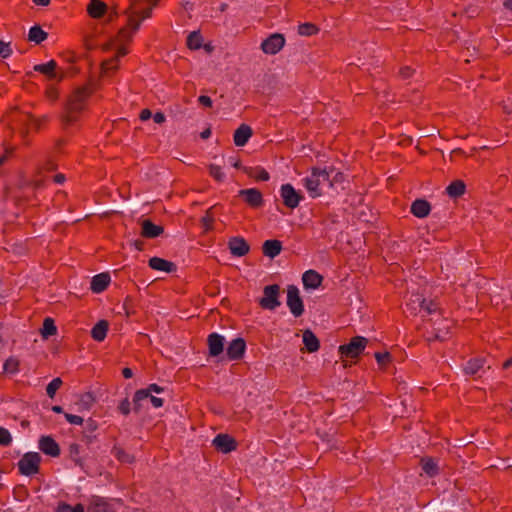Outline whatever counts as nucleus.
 Returning a JSON list of instances; mask_svg holds the SVG:
<instances>
[{"mask_svg": "<svg viewBox=\"0 0 512 512\" xmlns=\"http://www.w3.org/2000/svg\"><path fill=\"white\" fill-rule=\"evenodd\" d=\"M159 0H130L129 6L123 12L124 25L118 35L105 44L104 49L112 51L113 56L102 63V70L108 73L118 66L120 57L127 54L126 44L138 32L144 20L152 15V10L157 6Z\"/></svg>", "mask_w": 512, "mask_h": 512, "instance_id": "nucleus-1", "label": "nucleus"}, {"mask_svg": "<svg viewBox=\"0 0 512 512\" xmlns=\"http://www.w3.org/2000/svg\"><path fill=\"white\" fill-rule=\"evenodd\" d=\"M90 93L88 86L79 87L72 93L63 115V121L66 124H72L77 120V115L84 109Z\"/></svg>", "mask_w": 512, "mask_h": 512, "instance_id": "nucleus-2", "label": "nucleus"}, {"mask_svg": "<svg viewBox=\"0 0 512 512\" xmlns=\"http://www.w3.org/2000/svg\"><path fill=\"white\" fill-rule=\"evenodd\" d=\"M304 186L312 198L321 195V187L331 186L329 173L326 169H313L311 174L304 180Z\"/></svg>", "mask_w": 512, "mask_h": 512, "instance_id": "nucleus-3", "label": "nucleus"}, {"mask_svg": "<svg viewBox=\"0 0 512 512\" xmlns=\"http://www.w3.org/2000/svg\"><path fill=\"white\" fill-rule=\"evenodd\" d=\"M279 297L280 286L277 284L267 285L263 289V296L259 299V305L265 310L273 311L281 305Z\"/></svg>", "mask_w": 512, "mask_h": 512, "instance_id": "nucleus-4", "label": "nucleus"}, {"mask_svg": "<svg viewBox=\"0 0 512 512\" xmlns=\"http://www.w3.org/2000/svg\"><path fill=\"white\" fill-rule=\"evenodd\" d=\"M367 343L365 337H353L348 344L339 346V353L342 358H357L365 350Z\"/></svg>", "mask_w": 512, "mask_h": 512, "instance_id": "nucleus-5", "label": "nucleus"}, {"mask_svg": "<svg viewBox=\"0 0 512 512\" xmlns=\"http://www.w3.org/2000/svg\"><path fill=\"white\" fill-rule=\"evenodd\" d=\"M41 456L37 452H28L18 462V468L22 475L31 476L38 472Z\"/></svg>", "mask_w": 512, "mask_h": 512, "instance_id": "nucleus-6", "label": "nucleus"}, {"mask_svg": "<svg viewBox=\"0 0 512 512\" xmlns=\"http://www.w3.org/2000/svg\"><path fill=\"white\" fill-rule=\"evenodd\" d=\"M87 12L92 18H105L106 22H111L117 14L115 10H109L101 0H91L87 6Z\"/></svg>", "mask_w": 512, "mask_h": 512, "instance_id": "nucleus-7", "label": "nucleus"}, {"mask_svg": "<svg viewBox=\"0 0 512 512\" xmlns=\"http://www.w3.org/2000/svg\"><path fill=\"white\" fill-rule=\"evenodd\" d=\"M287 306L294 317H300L304 312V305L299 289L295 285L287 287Z\"/></svg>", "mask_w": 512, "mask_h": 512, "instance_id": "nucleus-8", "label": "nucleus"}, {"mask_svg": "<svg viewBox=\"0 0 512 512\" xmlns=\"http://www.w3.org/2000/svg\"><path fill=\"white\" fill-rule=\"evenodd\" d=\"M407 307L411 310L412 313H416L418 310H423L428 315L434 314L438 309L436 303L432 301L427 302L420 294H413L410 300L407 302Z\"/></svg>", "mask_w": 512, "mask_h": 512, "instance_id": "nucleus-9", "label": "nucleus"}, {"mask_svg": "<svg viewBox=\"0 0 512 512\" xmlns=\"http://www.w3.org/2000/svg\"><path fill=\"white\" fill-rule=\"evenodd\" d=\"M285 45V37L282 34L274 33L261 43V49L265 54L275 55Z\"/></svg>", "mask_w": 512, "mask_h": 512, "instance_id": "nucleus-10", "label": "nucleus"}, {"mask_svg": "<svg viewBox=\"0 0 512 512\" xmlns=\"http://www.w3.org/2000/svg\"><path fill=\"white\" fill-rule=\"evenodd\" d=\"M280 196L283 200L284 205L290 209L296 208L302 200V196L289 183L283 184L281 186Z\"/></svg>", "mask_w": 512, "mask_h": 512, "instance_id": "nucleus-11", "label": "nucleus"}, {"mask_svg": "<svg viewBox=\"0 0 512 512\" xmlns=\"http://www.w3.org/2000/svg\"><path fill=\"white\" fill-rule=\"evenodd\" d=\"M34 70L45 75L48 80L53 82H60L64 74L57 69V63L54 60H50L47 63L37 64L34 66Z\"/></svg>", "mask_w": 512, "mask_h": 512, "instance_id": "nucleus-12", "label": "nucleus"}, {"mask_svg": "<svg viewBox=\"0 0 512 512\" xmlns=\"http://www.w3.org/2000/svg\"><path fill=\"white\" fill-rule=\"evenodd\" d=\"M436 318H431L433 329L435 331V338L439 340H445L449 334L451 328V321L448 319H441L439 314L436 312L433 314Z\"/></svg>", "mask_w": 512, "mask_h": 512, "instance_id": "nucleus-13", "label": "nucleus"}, {"mask_svg": "<svg viewBox=\"0 0 512 512\" xmlns=\"http://www.w3.org/2000/svg\"><path fill=\"white\" fill-rule=\"evenodd\" d=\"M163 392V388L157 384H150L146 389L137 390L134 394L133 402L135 409H139L142 403L148 400V397L152 393L160 394Z\"/></svg>", "mask_w": 512, "mask_h": 512, "instance_id": "nucleus-14", "label": "nucleus"}, {"mask_svg": "<svg viewBox=\"0 0 512 512\" xmlns=\"http://www.w3.org/2000/svg\"><path fill=\"white\" fill-rule=\"evenodd\" d=\"M213 445L222 453H229L236 449L235 440L227 434H218L213 440Z\"/></svg>", "mask_w": 512, "mask_h": 512, "instance_id": "nucleus-15", "label": "nucleus"}, {"mask_svg": "<svg viewBox=\"0 0 512 512\" xmlns=\"http://www.w3.org/2000/svg\"><path fill=\"white\" fill-rule=\"evenodd\" d=\"M239 195L243 196L245 202L253 208L260 207L263 204V196L261 192L255 188L242 189L239 191Z\"/></svg>", "mask_w": 512, "mask_h": 512, "instance_id": "nucleus-16", "label": "nucleus"}, {"mask_svg": "<svg viewBox=\"0 0 512 512\" xmlns=\"http://www.w3.org/2000/svg\"><path fill=\"white\" fill-rule=\"evenodd\" d=\"M246 344L242 338L233 339L227 349L226 355L230 360L240 359L245 352Z\"/></svg>", "mask_w": 512, "mask_h": 512, "instance_id": "nucleus-17", "label": "nucleus"}, {"mask_svg": "<svg viewBox=\"0 0 512 512\" xmlns=\"http://www.w3.org/2000/svg\"><path fill=\"white\" fill-rule=\"evenodd\" d=\"M230 253L235 257L245 256L249 252V245L242 237H233L228 243Z\"/></svg>", "mask_w": 512, "mask_h": 512, "instance_id": "nucleus-18", "label": "nucleus"}, {"mask_svg": "<svg viewBox=\"0 0 512 512\" xmlns=\"http://www.w3.org/2000/svg\"><path fill=\"white\" fill-rule=\"evenodd\" d=\"M39 449L46 455L56 457L60 454L59 445L50 436H42L39 440Z\"/></svg>", "mask_w": 512, "mask_h": 512, "instance_id": "nucleus-19", "label": "nucleus"}, {"mask_svg": "<svg viewBox=\"0 0 512 512\" xmlns=\"http://www.w3.org/2000/svg\"><path fill=\"white\" fill-rule=\"evenodd\" d=\"M224 340V337L218 333H212L208 336V348L210 356L217 357L223 352Z\"/></svg>", "mask_w": 512, "mask_h": 512, "instance_id": "nucleus-20", "label": "nucleus"}, {"mask_svg": "<svg viewBox=\"0 0 512 512\" xmlns=\"http://www.w3.org/2000/svg\"><path fill=\"white\" fill-rule=\"evenodd\" d=\"M252 136V129L246 124H241L234 132V144L238 147L244 146Z\"/></svg>", "mask_w": 512, "mask_h": 512, "instance_id": "nucleus-21", "label": "nucleus"}, {"mask_svg": "<svg viewBox=\"0 0 512 512\" xmlns=\"http://www.w3.org/2000/svg\"><path fill=\"white\" fill-rule=\"evenodd\" d=\"M322 276L315 270H307L302 276V282L306 289H316L322 283Z\"/></svg>", "mask_w": 512, "mask_h": 512, "instance_id": "nucleus-22", "label": "nucleus"}, {"mask_svg": "<svg viewBox=\"0 0 512 512\" xmlns=\"http://www.w3.org/2000/svg\"><path fill=\"white\" fill-rule=\"evenodd\" d=\"M110 281L111 278L108 273L97 274L91 280V290L94 293H101L108 287Z\"/></svg>", "mask_w": 512, "mask_h": 512, "instance_id": "nucleus-23", "label": "nucleus"}, {"mask_svg": "<svg viewBox=\"0 0 512 512\" xmlns=\"http://www.w3.org/2000/svg\"><path fill=\"white\" fill-rule=\"evenodd\" d=\"M430 204L424 199H417L411 205V213L418 218H424L429 215Z\"/></svg>", "mask_w": 512, "mask_h": 512, "instance_id": "nucleus-24", "label": "nucleus"}, {"mask_svg": "<svg viewBox=\"0 0 512 512\" xmlns=\"http://www.w3.org/2000/svg\"><path fill=\"white\" fill-rule=\"evenodd\" d=\"M263 254L271 259L281 253L282 243L279 240H266L262 246Z\"/></svg>", "mask_w": 512, "mask_h": 512, "instance_id": "nucleus-25", "label": "nucleus"}, {"mask_svg": "<svg viewBox=\"0 0 512 512\" xmlns=\"http://www.w3.org/2000/svg\"><path fill=\"white\" fill-rule=\"evenodd\" d=\"M90 509L93 512H115L113 504L102 497H93L90 502Z\"/></svg>", "mask_w": 512, "mask_h": 512, "instance_id": "nucleus-26", "label": "nucleus"}, {"mask_svg": "<svg viewBox=\"0 0 512 512\" xmlns=\"http://www.w3.org/2000/svg\"><path fill=\"white\" fill-rule=\"evenodd\" d=\"M163 233V228L146 219L142 222L141 235L145 238H156Z\"/></svg>", "mask_w": 512, "mask_h": 512, "instance_id": "nucleus-27", "label": "nucleus"}, {"mask_svg": "<svg viewBox=\"0 0 512 512\" xmlns=\"http://www.w3.org/2000/svg\"><path fill=\"white\" fill-rule=\"evenodd\" d=\"M149 266L153 270L170 273L176 269L175 265L165 259L159 257H152L149 260Z\"/></svg>", "mask_w": 512, "mask_h": 512, "instance_id": "nucleus-28", "label": "nucleus"}, {"mask_svg": "<svg viewBox=\"0 0 512 512\" xmlns=\"http://www.w3.org/2000/svg\"><path fill=\"white\" fill-rule=\"evenodd\" d=\"M107 331L108 322L105 320H100L93 326L91 330V336L95 341L101 342L106 338Z\"/></svg>", "mask_w": 512, "mask_h": 512, "instance_id": "nucleus-29", "label": "nucleus"}, {"mask_svg": "<svg viewBox=\"0 0 512 512\" xmlns=\"http://www.w3.org/2000/svg\"><path fill=\"white\" fill-rule=\"evenodd\" d=\"M303 343L309 352H316L319 349V340L316 335L310 331L305 330L303 333Z\"/></svg>", "mask_w": 512, "mask_h": 512, "instance_id": "nucleus-30", "label": "nucleus"}, {"mask_svg": "<svg viewBox=\"0 0 512 512\" xmlns=\"http://www.w3.org/2000/svg\"><path fill=\"white\" fill-rule=\"evenodd\" d=\"M245 172L257 181H268L270 179L269 173L262 167L245 168Z\"/></svg>", "mask_w": 512, "mask_h": 512, "instance_id": "nucleus-31", "label": "nucleus"}, {"mask_svg": "<svg viewBox=\"0 0 512 512\" xmlns=\"http://www.w3.org/2000/svg\"><path fill=\"white\" fill-rule=\"evenodd\" d=\"M447 194L452 198H457L464 194L465 192V184L460 181H454L446 188Z\"/></svg>", "mask_w": 512, "mask_h": 512, "instance_id": "nucleus-32", "label": "nucleus"}, {"mask_svg": "<svg viewBox=\"0 0 512 512\" xmlns=\"http://www.w3.org/2000/svg\"><path fill=\"white\" fill-rule=\"evenodd\" d=\"M47 37V33L40 26H32L29 30L28 38L37 44L44 41Z\"/></svg>", "mask_w": 512, "mask_h": 512, "instance_id": "nucleus-33", "label": "nucleus"}, {"mask_svg": "<svg viewBox=\"0 0 512 512\" xmlns=\"http://www.w3.org/2000/svg\"><path fill=\"white\" fill-rule=\"evenodd\" d=\"M203 38L199 31H193L187 36V46L189 49L198 50L201 48Z\"/></svg>", "mask_w": 512, "mask_h": 512, "instance_id": "nucleus-34", "label": "nucleus"}, {"mask_svg": "<svg viewBox=\"0 0 512 512\" xmlns=\"http://www.w3.org/2000/svg\"><path fill=\"white\" fill-rule=\"evenodd\" d=\"M422 470L430 477L438 473V465L432 458H424L421 460Z\"/></svg>", "mask_w": 512, "mask_h": 512, "instance_id": "nucleus-35", "label": "nucleus"}, {"mask_svg": "<svg viewBox=\"0 0 512 512\" xmlns=\"http://www.w3.org/2000/svg\"><path fill=\"white\" fill-rule=\"evenodd\" d=\"M19 364V360L16 357L11 356L4 362L3 370L8 374H16L19 372Z\"/></svg>", "mask_w": 512, "mask_h": 512, "instance_id": "nucleus-36", "label": "nucleus"}, {"mask_svg": "<svg viewBox=\"0 0 512 512\" xmlns=\"http://www.w3.org/2000/svg\"><path fill=\"white\" fill-rule=\"evenodd\" d=\"M57 333V327L54 324V321L51 318H46L43 322V327L41 329V334L44 338H48L49 336H53Z\"/></svg>", "mask_w": 512, "mask_h": 512, "instance_id": "nucleus-37", "label": "nucleus"}, {"mask_svg": "<svg viewBox=\"0 0 512 512\" xmlns=\"http://www.w3.org/2000/svg\"><path fill=\"white\" fill-rule=\"evenodd\" d=\"M484 365L483 359H473L467 362L464 371L466 374H476Z\"/></svg>", "mask_w": 512, "mask_h": 512, "instance_id": "nucleus-38", "label": "nucleus"}, {"mask_svg": "<svg viewBox=\"0 0 512 512\" xmlns=\"http://www.w3.org/2000/svg\"><path fill=\"white\" fill-rule=\"evenodd\" d=\"M94 403V397L92 396L91 393H85L83 395H81L77 405H78V409L79 411H83V410H89L92 405Z\"/></svg>", "mask_w": 512, "mask_h": 512, "instance_id": "nucleus-39", "label": "nucleus"}, {"mask_svg": "<svg viewBox=\"0 0 512 512\" xmlns=\"http://www.w3.org/2000/svg\"><path fill=\"white\" fill-rule=\"evenodd\" d=\"M55 512H85L84 506L80 503L71 506L67 503H60Z\"/></svg>", "mask_w": 512, "mask_h": 512, "instance_id": "nucleus-40", "label": "nucleus"}, {"mask_svg": "<svg viewBox=\"0 0 512 512\" xmlns=\"http://www.w3.org/2000/svg\"><path fill=\"white\" fill-rule=\"evenodd\" d=\"M317 31V27L311 23H303L298 27V33L302 36H311L316 34Z\"/></svg>", "mask_w": 512, "mask_h": 512, "instance_id": "nucleus-41", "label": "nucleus"}, {"mask_svg": "<svg viewBox=\"0 0 512 512\" xmlns=\"http://www.w3.org/2000/svg\"><path fill=\"white\" fill-rule=\"evenodd\" d=\"M209 174L217 181L222 182L225 179V173L221 166L211 164L209 166Z\"/></svg>", "mask_w": 512, "mask_h": 512, "instance_id": "nucleus-42", "label": "nucleus"}, {"mask_svg": "<svg viewBox=\"0 0 512 512\" xmlns=\"http://www.w3.org/2000/svg\"><path fill=\"white\" fill-rule=\"evenodd\" d=\"M62 380L57 377L54 378L46 387V393L50 398H53L57 392V390L61 387Z\"/></svg>", "mask_w": 512, "mask_h": 512, "instance_id": "nucleus-43", "label": "nucleus"}, {"mask_svg": "<svg viewBox=\"0 0 512 512\" xmlns=\"http://www.w3.org/2000/svg\"><path fill=\"white\" fill-rule=\"evenodd\" d=\"M114 455L121 462L131 463L134 460L132 455H130L129 453L125 452L121 448H115L114 449Z\"/></svg>", "mask_w": 512, "mask_h": 512, "instance_id": "nucleus-44", "label": "nucleus"}, {"mask_svg": "<svg viewBox=\"0 0 512 512\" xmlns=\"http://www.w3.org/2000/svg\"><path fill=\"white\" fill-rule=\"evenodd\" d=\"M12 442V436L10 432L3 427H0V445L8 446Z\"/></svg>", "mask_w": 512, "mask_h": 512, "instance_id": "nucleus-45", "label": "nucleus"}, {"mask_svg": "<svg viewBox=\"0 0 512 512\" xmlns=\"http://www.w3.org/2000/svg\"><path fill=\"white\" fill-rule=\"evenodd\" d=\"M12 54L10 43L0 40V57L8 58Z\"/></svg>", "mask_w": 512, "mask_h": 512, "instance_id": "nucleus-46", "label": "nucleus"}, {"mask_svg": "<svg viewBox=\"0 0 512 512\" xmlns=\"http://www.w3.org/2000/svg\"><path fill=\"white\" fill-rule=\"evenodd\" d=\"M64 417L68 423L73 425H82L84 421L82 417L70 413H65Z\"/></svg>", "mask_w": 512, "mask_h": 512, "instance_id": "nucleus-47", "label": "nucleus"}, {"mask_svg": "<svg viewBox=\"0 0 512 512\" xmlns=\"http://www.w3.org/2000/svg\"><path fill=\"white\" fill-rule=\"evenodd\" d=\"M375 358L379 364L384 365L390 361V354L377 352Z\"/></svg>", "mask_w": 512, "mask_h": 512, "instance_id": "nucleus-48", "label": "nucleus"}, {"mask_svg": "<svg viewBox=\"0 0 512 512\" xmlns=\"http://www.w3.org/2000/svg\"><path fill=\"white\" fill-rule=\"evenodd\" d=\"M119 410L124 415H127L130 413L131 404L128 399H124L123 401H121V403L119 405Z\"/></svg>", "mask_w": 512, "mask_h": 512, "instance_id": "nucleus-49", "label": "nucleus"}, {"mask_svg": "<svg viewBox=\"0 0 512 512\" xmlns=\"http://www.w3.org/2000/svg\"><path fill=\"white\" fill-rule=\"evenodd\" d=\"M149 401L151 402L152 406L154 408H160L163 406V399L162 398H159V397H156V396H153L152 394H150V396L148 397Z\"/></svg>", "mask_w": 512, "mask_h": 512, "instance_id": "nucleus-50", "label": "nucleus"}, {"mask_svg": "<svg viewBox=\"0 0 512 512\" xmlns=\"http://www.w3.org/2000/svg\"><path fill=\"white\" fill-rule=\"evenodd\" d=\"M198 101H199V103L201 105H203L205 107H211L212 103H213L212 99L209 96H206V95L199 96Z\"/></svg>", "mask_w": 512, "mask_h": 512, "instance_id": "nucleus-51", "label": "nucleus"}, {"mask_svg": "<svg viewBox=\"0 0 512 512\" xmlns=\"http://www.w3.org/2000/svg\"><path fill=\"white\" fill-rule=\"evenodd\" d=\"M412 74H413V70L408 66L402 67L400 69V75L403 79L410 78L412 76Z\"/></svg>", "mask_w": 512, "mask_h": 512, "instance_id": "nucleus-52", "label": "nucleus"}, {"mask_svg": "<svg viewBox=\"0 0 512 512\" xmlns=\"http://www.w3.org/2000/svg\"><path fill=\"white\" fill-rule=\"evenodd\" d=\"M202 223H203V226L206 230H209L211 229L212 227V223H213V218L210 216V215H205L203 218H202Z\"/></svg>", "mask_w": 512, "mask_h": 512, "instance_id": "nucleus-53", "label": "nucleus"}, {"mask_svg": "<svg viewBox=\"0 0 512 512\" xmlns=\"http://www.w3.org/2000/svg\"><path fill=\"white\" fill-rule=\"evenodd\" d=\"M153 120L157 124H162L163 122H165L166 117H165V115L162 112H156L153 115Z\"/></svg>", "mask_w": 512, "mask_h": 512, "instance_id": "nucleus-54", "label": "nucleus"}, {"mask_svg": "<svg viewBox=\"0 0 512 512\" xmlns=\"http://www.w3.org/2000/svg\"><path fill=\"white\" fill-rule=\"evenodd\" d=\"M151 116H152V113H151V111H150L149 109H143V110L141 111V113H140V116H139V117H140V119H141L142 121H146V120L150 119V118H151Z\"/></svg>", "mask_w": 512, "mask_h": 512, "instance_id": "nucleus-55", "label": "nucleus"}, {"mask_svg": "<svg viewBox=\"0 0 512 512\" xmlns=\"http://www.w3.org/2000/svg\"><path fill=\"white\" fill-rule=\"evenodd\" d=\"M228 163L233 166L234 168H240L241 167V164H240V161L234 157H230L228 159Z\"/></svg>", "mask_w": 512, "mask_h": 512, "instance_id": "nucleus-56", "label": "nucleus"}, {"mask_svg": "<svg viewBox=\"0 0 512 512\" xmlns=\"http://www.w3.org/2000/svg\"><path fill=\"white\" fill-rule=\"evenodd\" d=\"M123 377L126 379H129L133 376V372L130 368H124L122 370Z\"/></svg>", "mask_w": 512, "mask_h": 512, "instance_id": "nucleus-57", "label": "nucleus"}, {"mask_svg": "<svg viewBox=\"0 0 512 512\" xmlns=\"http://www.w3.org/2000/svg\"><path fill=\"white\" fill-rule=\"evenodd\" d=\"M54 181L57 183V184H62L64 181H65V176L63 174H57L55 175L54 177Z\"/></svg>", "mask_w": 512, "mask_h": 512, "instance_id": "nucleus-58", "label": "nucleus"}, {"mask_svg": "<svg viewBox=\"0 0 512 512\" xmlns=\"http://www.w3.org/2000/svg\"><path fill=\"white\" fill-rule=\"evenodd\" d=\"M200 136L202 139H208L211 136V130L205 129L204 131L201 132Z\"/></svg>", "mask_w": 512, "mask_h": 512, "instance_id": "nucleus-59", "label": "nucleus"}, {"mask_svg": "<svg viewBox=\"0 0 512 512\" xmlns=\"http://www.w3.org/2000/svg\"><path fill=\"white\" fill-rule=\"evenodd\" d=\"M36 5L47 6L50 0H33Z\"/></svg>", "mask_w": 512, "mask_h": 512, "instance_id": "nucleus-60", "label": "nucleus"}, {"mask_svg": "<svg viewBox=\"0 0 512 512\" xmlns=\"http://www.w3.org/2000/svg\"><path fill=\"white\" fill-rule=\"evenodd\" d=\"M48 95L52 100H55L57 98V91L54 88H51L48 91Z\"/></svg>", "mask_w": 512, "mask_h": 512, "instance_id": "nucleus-61", "label": "nucleus"}, {"mask_svg": "<svg viewBox=\"0 0 512 512\" xmlns=\"http://www.w3.org/2000/svg\"><path fill=\"white\" fill-rule=\"evenodd\" d=\"M503 4L505 8L512 10V0H504Z\"/></svg>", "mask_w": 512, "mask_h": 512, "instance_id": "nucleus-62", "label": "nucleus"}, {"mask_svg": "<svg viewBox=\"0 0 512 512\" xmlns=\"http://www.w3.org/2000/svg\"><path fill=\"white\" fill-rule=\"evenodd\" d=\"M52 411L55 413H61L63 411L61 406H53Z\"/></svg>", "mask_w": 512, "mask_h": 512, "instance_id": "nucleus-63", "label": "nucleus"}, {"mask_svg": "<svg viewBox=\"0 0 512 512\" xmlns=\"http://www.w3.org/2000/svg\"><path fill=\"white\" fill-rule=\"evenodd\" d=\"M511 364H512V359L507 360V361L504 363V368H508Z\"/></svg>", "mask_w": 512, "mask_h": 512, "instance_id": "nucleus-64", "label": "nucleus"}]
</instances>
